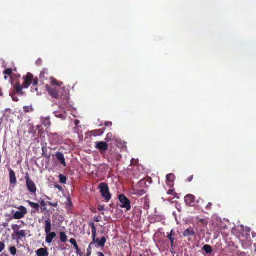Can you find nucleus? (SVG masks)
Instances as JSON below:
<instances>
[{"label":"nucleus","instance_id":"obj_1","mask_svg":"<svg viewBox=\"0 0 256 256\" xmlns=\"http://www.w3.org/2000/svg\"><path fill=\"white\" fill-rule=\"evenodd\" d=\"M46 88L49 94L52 98L68 99V92L65 88H53L48 85H46Z\"/></svg>","mask_w":256,"mask_h":256},{"label":"nucleus","instance_id":"obj_2","mask_svg":"<svg viewBox=\"0 0 256 256\" xmlns=\"http://www.w3.org/2000/svg\"><path fill=\"white\" fill-rule=\"evenodd\" d=\"M45 232L46 234V243L51 244L53 239L54 238L56 234L54 232H51L52 228V224L50 218H48L44 222Z\"/></svg>","mask_w":256,"mask_h":256},{"label":"nucleus","instance_id":"obj_3","mask_svg":"<svg viewBox=\"0 0 256 256\" xmlns=\"http://www.w3.org/2000/svg\"><path fill=\"white\" fill-rule=\"evenodd\" d=\"M90 226L92 228V242L93 244H97L98 246L99 247L102 248L104 246L106 241V238L105 236H103L102 238H96V228L94 226V222H90Z\"/></svg>","mask_w":256,"mask_h":256},{"label":"nucleus","instance_id":"obj_4","mask_svg":"<svg viewBox=\"0 0 256 256\" xmlns=\"http://www.w3.org/2000/svg\"><path fill=\"white\" fill-rule=\"evenodd\" d=\"M98 188L102 198L105 199V201L108 202L111 199L112 195L110 192L108 185L106 183L102 182L100 184Z\"/></svg>","mask_w":256,"mask_h":256},{"label":"nucleus","instance_id":"obj_5","mask_svg":"<svg viewBox=\"0 0 256 256\" xmlns=\"http://www.w3.org/2000/svg\"><path fill=\"white\" fill-rule=\"evenodd\" d=\"M25 180L26 181V186L28 191L32 195L36 196L37 188L35 183L30 178L29 174L26 173Z\"/></svg>","mask_w":256,"mask_h":256},{"label":"nucleus","instance_id":"obj_6","mask_svg":"<svg viewBox=\"0 0 256 256\" xmlns=\"http://www.w3.org/2000/svg\"><path fill=\"white\" fill-rule=\"evenodd\" d=\"M20 211H16L13 215V218L15 220H20L24 217L27 214V209L24 206H20L18 207L15 206Z\"/></svg>","mask_w":256,"mask_h":256},{"label":"nucleus","instance_id":"obj_7","mask_svg":"<svg viewBox=\"0 0 256 256\" xmlns=\"http://www.w3.org/2000/svg\"><path fill=\"white\" fill-rule=\"evenodd\" d=\"M118 198L122 204L120 207L122 208H126V212H128L131 209L130 202V200L123 194H120L118 196Z\"/></svg>","mask_w":256,"mask_h":256},{"label":"nucleus","instance_id":"obj_8","mask_svg":"<svg viewBox=\"0 0 256 256\" xmlns=\"http://www.w3.org/2000/svg\"><path fill=\"white\" fill-rule=\"evenodd\" d=\"M22 79L24 80L23 87L24 88H27L32 84L34 75L30 72H28L26 75L22 76Z\"/></svg>","mask_w":256,"mask_h":256},{"label":"nucleus","instance_id":"obj_9","mask_svg":"<svg viewBox=\"0 0 256 256\" xmlns=\"http://www.w3.org/2000/svg\"><path fill=\"white\" fill-rule=\"evenodd\" d=\"M96 148L102 154L105 153L106 151L108 149V144L104 142H96Z\"/></svg>","mask_w":256,"mask_h":256},{"label":"nucleus","instance_id":"obj_10","mask_svg":"<svg viewBox=\"0 0 256 256\" xmlns=\"http://www.w3.org/2000/svg\"><path fill=\"white\" fill-rule=\"evenodd\" d=\"M184 202L186 206H194L196 205V197L191 194H187L184 197Z\"/></svg>","mask_w":256,"mask_h":256},{"label":"nucleus","instance_id":"obj_11","mask_svg":"<svg viewBox=\"0 0 256 256\" xmlns=\"http://www.w3.org/2000/svg\"><path fill=\"white\" fill-rule=\"evenodd\" d=\"M14 90L12 91V92H15L18 95L22 96L24 92H22V89L24 88L23 87V85L20 84V82H16L14 86Z\"/></svg>","mask_w":256,"mask_h":256},{"label":"nucleus","instance_id":"obj_12","mask_svg":"<svg viewBox=\"0 0 256 256\" xmlns=\"http://www.w3.org/2000/svg\"><path fill=\"white\" fill-rule=\"evenodd\" d=\"M50 140L52 144H57L60 142V136L56 133H51L48 135Z\"/></svg>","mask_w":256,"mask_h":256},{"label":"nucleus","instance_id":"obj_13","mask_svg":"<svg viewBox=\"0 0 256 256\" xmlns=\"http://www.w3.org/2000/svg\"><path fill=\"white\" fill-rule=\"evenodd\" d=\"M16 240L18 242V240H22V239H26L27 235V233L26 230H20L18 232H17L16 234Z\"/></svg>","mask_w":256,"mask_h":256},{"label":"nucleus","instance_id":"obj_14","mask_svg":"<svg viewBox=\"0 0 256 256\" xmlns=\"http://www.w3.org/2000/svg\"><path fill=\"white\" fill-rule=\"evenodd\" d=\"M167 238L170 242V246L172 250L174 249V240H176L175 238V233L173 230H172L170 232L167 236Z\"/></svg>","mask_w":256,"mask_h":256},{"label":"nucleus","instance_id":"obj_15","mask_svg":"<svg viewBox=\"0 0 256 256\" xmlns=\"http://www.w3.org/2000/svg\"><path fill=\"white\" fill-rule=\"evenodd\" d=\"M57 159L59 160L60 164L64 166H66L64 154L61 152H57L56 154Z\"/></svg>","mask_w":256,"mask_h":256},{"label":"nucleus","instance_id":"obj_16","mask_svg":"<svg viewBox=\"0 0 256 256\" xmlns=\"http://www.w3.org/2000/svg\"><path fill=\"white\" fill-rule=\"evenodd\" d=\"M37 256H48L49 253L47 248H40L36 251Z\"/></svg>","mask_w":256,"mask_h":256},{"label":"nucleus","instance_id":"obj_17","mask_svg":"<svg viewBox=\"0 0 256 256\" xmlns=\"http://www.w3.org/2000/svg\"><path fill=\"white\" fill-rule=\"evenodd\" d=\"M26 202L32 208H33L34 210V211L32 210V212H40V206L38 204L32 202L31 201H30L29 200H26Z\"/></svg>","mask_w":256,"mask_h":256},{"label":"nucleus","instance_id":"obj_18","mask_svg":"<svg viewBox=\"0 0 256 256\" xmlns=\"http://www.w3.org/2000/svg\"><path fill=\"white\" fill-rule=\"evenodd\" d=\"M10 172V182L11 184H16V178L14 172L11 168L9 169Z\"/></svg>","mask_w":256,"mask_h":256},{"label":"nucleus","instance_id":"obj_19","mask_svg":"<svg viewBox=\"0 0 256 256\" xmlns=\"http://www.w3.org/2000/svg\"><path fill=\"white\" fill-rule=\"evenodd\" d=\"M183 236L184 237H188L190 236H194L195 235V232L194 230L192 228H190L182 232Z\"/></svg>","mask_w":256,"mask_h":256},{"label":"nucleus","instance_id":"obj_20","mask_svg":"<svg viewBox=\"0 0 256 256\" xmlns=\"http://www.w3.org/2000/svg\"><path fill=\"white\" fill-rule=\"evenodd\" d=\"M42 124L46 127H49L50 125V118L48 117L42 118Z\"/></svg>","mask_w":256,"mask_h":256},{"label":"nucleus","instance_id":"obj_21","mask_svg":"<svg viewBox=\"0 0 256 256\" xmlns=\"http://www.w3.org/2000/svg\"><path fill=\"white\" fill-rule=\"evenodd\" d=\"M62 82H58L56 79L55 78H52V80H51V82H50V84H51V86L52 87L53 86H58V87H60L62 86Z\"/></svg>","mask_w":256,"mask_h":256},{"label":"nucleus","instance_id":"obj_22","mask_svg":"<svg viewBox=\"0 0 256 256\" xmlns=\"http://www.w3.org/2000/svg\"><path fill=\"white\" fill-rule=\"evenodd\" d=\"M55 116L57 118L64 120L66 118V112H54Z\"/></svg>","mask_w":256,"mask_h":256},{"label":"nucleus","instance_id":"obj_23","mask_svg":"<svg viewBox=\"0 0 256 256\" xmlns=\"http://www.w3.org/2000/svg\"><path fill=\"white\" fill-rule=\"evenodd\" d=\"M202 250L206 253V254H210L212 252V247L206 244L202 247Z\"/></svg>","mask_w":256,"mask_h":256},{"label":"nucleus","instance_id":"obj_24","mask_svg":"<svg viewBox=\"0 0 256 256\" xmlns=\"http://www.w3.org/2000/svg\"><path fill=\"white\" fill-rule=\"evenodd\" d=\"M48 149L47 148L42 147V155L48 159H50V154H47Z\"/></svg>","mask_w":256,"mask_h":256},{"label":"nucleus","instance_id":"obj_25","mask_svg":"<svg viewBox=\"0 0 256 256\" xmlns=\"http://www.w3.org/2000/svg\"><path fill=\"white\" fill-rule=\"evenodd\" d=\"M175 176L173 174H170L166 176V180L168 182H172L174 181Z\"/></svg>","mask_w":256,"mask_h":256},{"label":"nucleus","instance_id":"obj_26","mask_svg":"<svg viewBox=\"0 0 256 256\" xmlns=\"http://www.w3.org/2000/svg\"><path fill=\"white\" fill-rule=\"evenodd\" d=\"M104 130L105 128H103L102 129L94 130L92 132L94 136H101L104 134Z\"/></svg>","mask_w":256,"mask_h":256},{"label":"nucleus","instance_id":"obj_27","mask_svg":"<svg viewBox=\"0 0 256 256\" xmlns=\"http://www.w3.org/2000/svg\"><path fill=\"white\" fill-rule=\"evenodd\" d=\"M60 239L62 242H65L68 240V237L64 232H60Z\"/></svg>","mask_w":256,"mask_h":256},{"label":"nucleus","instance_id":"obj_28","mask_svg":"<svg viewBox=\"0 0 256 256\" xmlns=\"http://www.w3.org/2000/svg\"><path fill=\"white\" fill-rule=\"evenodd\" d=\"M4 74L5 75L4 78L6 79V75L11 76L12 74V68H6L4 72Z\"/></svg>","mask_w":256,"mask_h":256},{"label":"nucleus","instance_id":"obj_29","mask_svg":"<svg viewBox=\"0 0 256 256\" xmlns=\"http://www.w3.org/2000/svg\"><path fill=\"white\" fill-rule=\"evenodd\" d=\"M23 109H24V111L25 112H30L34 110V109L33 108L32 106H24Z\"/></svg>","mask_w":256,"mask_h":256},{"label":"nucleus","instance_id":"obj_30","mask_svg":"<svg viewBox=\"0 0 256 256\" xmlns=\"http://www.w3.org/2000/svg\"><path fill=\"white\" fill-rule=\"evenodd\" d=\"M16 93L15 92H12L10 95L12 97V100L14 102H18L19 100V99L18 98V96H16Z\"/></svg>","mask_w":256,"mask_h":256},{"label":"nucleus","instance_id":"obj_31","mask_svg":"<svg viewBox=\"0 0 256 256\" xmlns=\"http://www.w3.org/2000/svg\"><path fill=\"white\" fill-rule=\"evenodd\" d=\"M60 182L61 184H64L66 182V178L63 174H60L59 176Z\"/></svg>","mask_w":256,"mask_h":256},{"label":"nucleus","instance_id":"obj_32","mask_svg":"<svg viewBox=\"0 0 256 256\" xmlns=\"http://www.w3.org/2000/svg\"><path fill=\"white\" fill-rule=\"evenodd\" d=\"M20 228V226L18 224H13L12 226V228L14 230V234H16L17 232L19 231Z\"/></svg>","mask_w":256,"mask_h":256},{"label":"nucleus","instance_id":"obj_33","mask_svg":"<svg viewBox=\"0 0 256 256\" xmlns=\"http://www.w3.org/2000/svg\"><path fill=\"white\" fill-rule=\"evenodd\" d=\"M9 250L12 256H15L16 254L17 250L15 246L10 247L9 248Z\"/></svg>","mask_w":256,"mask_h":256},{"label":"nucleus","instance_id":"obj_34","mask_svg":"<svg viewBox=\"0 0 256 256\" xmlns=\"http://www.w3.org/2000/svg\"><path fill=\"white\" fill-rule=\"evenodd\" d=\"M70 242L71 243V244H72L74 246V249H76L78 247L76 242V240L74 238H70Z\"/></svg>","mask_w":256,"mask_h":256},{"label":"nucleus","instance_id":"obj_35","mask_svg":"<svg viewBox=\"0 0 256 256\" xmlns=\"http://www.w3.org/2000/svg\"><path fill=\"white\" fill-rule=\"evenodd\" d=\"M93 244L92 242H91L90 244L89 245L88 249H87V253H86V256H90L91 254H92V247L91 246Z\"/></svg>","mask_w":256,"mask_h":256},{"label":"nucleus","instance_id":"obj_36","mask_svg":"<svg viewBox=\"0 0 256 256\" xmlns=\"http://www.w3.org/2000/svg\"><path fill=\"white\" fill-rule=\"evenodd\" d=\"M136 194L140 196H142L146 194V191L144 190H138Z\"/></svg>","mask_w":256,"mask_h":256},{"label":"nucleus","instance_id":"obj_37","mask_svg":"<svg viewBox=\"0 0 256 256\" xmlns=\"http://www.w3.org/2000/svg\"><path fill=\"white\" fill-rule=\"evenodd\" d=\"M32 84L34 86H36L38 84V78H34V79L32 82Z\"/></svg>","mask_w":256,"mask_h":256},{"label":"nucleus","instance_id":"obj_38","mask_svg":"<svg viewBox=\"0 0 256 256\" xmlns=\"http://www.w3.org/2000/svg\"><path fill=\"white\" fill-rule=\"evenodd\" d=\"M6 245L4 242H0V252H2L5 248Z\"/></svg>","mask_w":256,"mask_h":256},{"label":"nucleus","instance_id":"obj_39","mask_svg":"<svg viewBox=\"0 0 256 256\" xmlns=\"http://www.w3.org/2000/svg\"><path fill=\"white\" fill-rule=\"evenodd\" d=\"M48 204L50 206H52V207H54V208H56L58 206V203L57 202H54V203H52V202H48Z\"/></svg>","mask_w":256,"mask_h":256},{"label":"nucleus","instance_id":"obj_40","mask_svg":"<svg viewBox=\"0 0 256 256\" xmlns=\"http://www.w3.org/2000/svg\"><path fill=\"white\" fill-rule=\"evenodd\" d=\"M38 202L42 206L45 207L46 205V202L44 200H40L38 201Z\"/></svg>","mask_w":256,"mask_h":256},{"label":"nucleus","instance_id":"obj_41","mask_svg":"<svg viewBox=\"0 0 256 256\" xmlns=\"http://www.w3.org/2000/svg\"><path fill=\"white\" fill-rule=\"evenodd\" d=\"M42 60L41 58H38L36 62V64L38 66H40L42 64Z\"/></svg>","mask_w":256,"mask_h":256},{"label":"nucleus","instance_id":"obj_42","mask_svg":"<svg viewBox=\"0 0 256 256\" xmlns=\"http://www.w3.org/2000/svg\"><path fill=\"white\" fill-rule=\"evenodd\" d=\"M174 189H170L167 192V194L170 195H174Z\"/></svg>","mask_w":256,"mask_h":256},{"label":"nucleus","instance_id":"obj_43","mask_svg":"<svg viewBox=\"0 0 256 256\" xmlns=\"http://www.w3.org/2000/svg\"><path fill=\"white\" fill-rule=\"evenodd\" d=\"M212 206V202H209L206 206V210H210Z\"/></svg>","mask_w":256,"mask_h":256},{"label":"nucleus","instance_id":"obj_44","mask_svg":"<svg viewBox=\"0 0 256 256\" xmlns=\"http://www.w3.org/2000/svg\"><path fill=\"white\" fill-rule=\"evenodd\" d=\"M66 205L68 206H72V202L70 198H68V202L66 204Z\"/></svg>","mask_w":256,"mask_h":256},{"label":"nucleus","instance_id":"obj_45","mask_svg":"<svg viewBox=\"0 0 256 256\" xmlns=\"http://www.w3.org/2000/svg\"><path fill=\"white\" fill-rule=\"evenodd\" d=\"M112 124L111 122H106L104 123V126H112Z\"/></svg>","mask_w":256,"mask_h":256},{"label":"nucleus","instance_id":"obj_46","mask_svg":"<svg viewBox=\"0 0 256 256\" xmlns=\"http://www.w3.org/2000/svg\"><path fill=\"white\" fill-rule=\"evenodd\" d=\"M75 250H76V254H79L80 256H82V252L80 248L78 247Z\"/></svg>","mask_w":256,"mask_h":256},{"label":"nucleus","instance_id":"obj_47","mask_svg":"<svg viewBox=\"0 0 256 256\" xmlns=\"http://www.w3.org/2000/svg\"><path fill=\"white\" fill-rule=\"evenodd\" d=\"M98 209L100 211H102V210H104V206L99 205L98 208Z\"/></svg>","mask_w":256,"mask_h":256},{"label":"nucleus","instance_id":"obj_48","mask_svg":"<svg viewBox=\"0 0 256 256\" xmlns=\"http://www.w3.org/2000/svg\"><path fill=\"white\" fill-rule=\"evenodd\" d=\"M193 178H194V176H190L189 178H188V182H190L192 180H193Z\"/></svg>","mask_w":256,"mask_h":256},{"label":"nucleus","instance_id":"obj_49","mask_svg":"<svg viewBox=\"0 0 256 256\" xmlns=\"http://www.w3.org/2000/svg\"><path fill=\"white\" fill-rule=\"evenodd\" d=\"M79 124H80V120H76L74 121V124H75L76 126H77Z\"/></svg>","mask_w":256,"mask_h":256},{"label":"nucleus","instance_id":"obj_50","mask_svg":"<svg viewBox=\"0 0 256 256\" xmlns=\"http://www.w3.org/2000/svg\"><path fill=\"white\" fill-rule=\"evenodd\" d=\"M98 256H104V254L102 252H98Z\"/></svg>","mask_w":256,"mask_h":256},{"label":"nucleus","instance_id":"obj_51","mask_svg":"<svg viewBox=\"0 0 256 256\" xmlns=\"http://www.w3.org/2000/svg\"><path fill=\"white\" fill-rule=\"evenodd\" d=\"M44 75V72H41L40 74V78H41Z\"/></svg>","mask_w":256,"mask_h":256},{"label":"nucleus","instance_id":"obj_52","mask_svg":"<svg viewBox=\"0 0 256 256\" xmlns=\"http://www.w3.org/2000/svg\"><path fill=\"white\" fill-rule=\"evenodd\" d=\"M2 95V89L0 88V96Z\"/></svg>","mask_w":256,"mask_h":256},{"label":"nucleus","instance_id":"obj_53","mask_svg":"<svg viewBox=\"0 0 256 256\" xmlns=\"http://www.w3.org/2000/svg\"><path fill=\"white\" fill-rule=\"evenodd\" d=\"M56 187L58 188L60 190L62 188V186H56Z\"/></svg>","mask_w":256,"mask_h":256},{"label":"nucleus","instance_id":"obj_54","mask_svg":"<svg viewBox=\"0 0 256 256\" xmlns=\"http://www.w3.org/2000/svg\"><path fill=\"white\" fill-rule=\"evenodd\" d=\"M94 221L96 222H99V220L98 218H94Z\"/></svg>","mask_w":256,"mask_h":256},{"label":"nucleus","instance_id":"obj_55","mask_svg":"<svg viewBox=\"0 0 256 256\" xmlns=\"http://www.w3.org/2000/svg\"><path fill=\"white\" fill-rule=\"evenodd\" d=\"M256 234H254V233L252 234V236L253 237H254L256 236Z\"/></svg>","mask_w":256,"mask_h":256},{"label":"nucleus","instance_id":"obj_56","mask_svg":"<svg viewBox=\"0 0 256 256\" xmlns=\"http://www.w3.org/2000/svg\"><path fill=\"white\" fill-rule=\"evenodd\" d=\"M35 90L36 91V92L38 91V88H35Z\"/></svg>","mask_w":256,"mask_h":256}]
</instances>
